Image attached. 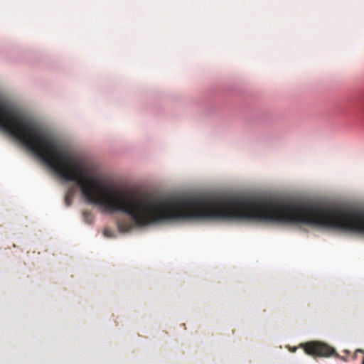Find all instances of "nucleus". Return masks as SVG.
I'll list each match as a JSON object with an SVG mask.
<instances>
[{"instance_id":"obj_5","label":"nucleus","mask_w":364,"mask_h":364,"mask_svg":"<svg viewBox=\"0 0 364 364\" xmlns=\"http://www.w3.org/2000/svg\"><path fill=\"white\" fill-rule=\"evenodd\" d=\"M83 215L85 217H88V216L90 215V213L89 212H87V211H85V212H83Z\"/></svg>"},{"instance_id":"obj_2","label":"nucleus","mask_w":364,"mask_h":364,"mask_svg":"<svg viewBox=\"0 0 364 364\" xmlns=\"http://www.w3.org/2000/svg\"><path fill=\"white\" fill-rule=\"evenodd\" d=\"M73 196H70V194L67 193L65 194V203L67 206H70L72 203Z\"/></svg>"},{"instance_id":"obj_3","label":"nucleus","mask_w":364,"mask_h":364,"mask_svg":"<svg viewBox=\"0 0 364 364\" xmlns=\"http://www.w3.org/2000/svg\"><path fill=\"white\" fill-rule=\"evenodd\" d=\"M104 235L105 236L107 237H110L112 236V232L109 229H105L104 230Z\"/></svg>"},{"instance_id":"obj_4","label":"nucleus","mask_w":364,"mask_h":364,"mask_svg":"<svg viewBox=\"0 0 364 364\" xmlns=\"http://www.w3.org/2000/svg\"><path fill=\"white\" fill-rule=\"evenodd\" d=\"M67 193L70 194V196H74L75 193V187H70Z\"/></svg>"},{"instance_id":"obj_1","label":"nucleus","mask_w":364,"mask_h":364,"mask_svg":"<svg viewBox=\"0 0 364 364\" xmlns=\"http://www.w3.org/2000/svg\"><path fill=\"white\" fill-rule=\"evenodd\" d=\"M304 352L313 357H328L335 353V350L326 343L319 341H311L301 344Z\"/></svg>"}]
</instances>
